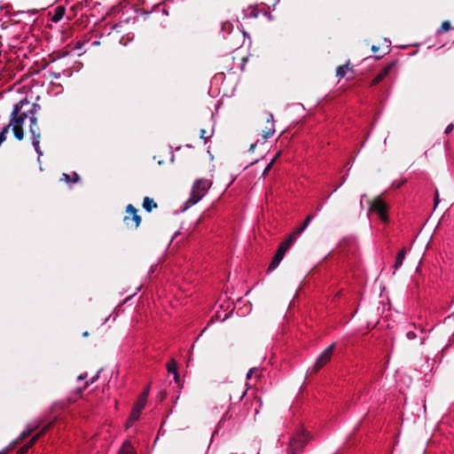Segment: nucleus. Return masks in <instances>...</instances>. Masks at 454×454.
<instances>
[{"mask_svg": "<svg viewBox=\"0 0 454 454\" xmlns=\"http://www.w3.org/2000/svg\"><path fill=\"white\" fill-rule=\"evenodd\" d=\"M40 109V106L35 103H32L27 98H23L13 106L12 112L10 115L9 124L4 128L7 130L11 128L14 137L18 140H22L24 137L22 125L25 120H28L30 122V133L32 145L36 153L41 155L40 151V130L37 127V112Z\"/></svg>", "mask_w": 454, "mask_h": 454, "instance_id": "1", "label": "nucleus"}, {"mask_svg": "<svg viewBox=\"0 0 454 454\" xmlns=\"http://www.w3.org/2000/svg\"><path fill=\"white\" fill-rule=\"evenodd\" d=\"M309 440V434L302 427L298 428L290 438L286 454H299Z\"/></svg>", "mask_w": 454, "mask_h": 454, "instance_id": "2", "label": "nucleus"}, {"mask_svg": "<svg viewBox=\"0 0 454 454\" xmlns=\"http://www.w3.org/2000/svg\"><path fill=\"white\" fill-rule=\"evenodd\" d=\"M212 186V181L207 178H200L194 182L191 197L186 201L187 207L198 203Z\"/></svg>", "mask_w": 454, "mask_h": 454, "instance_id": "3", "label": "nucleus"}, {"mask_svg": "<svg viewBox=\"0 0 454 454\" xmlns=\"http://www.w3.org/2000/svg\"><path fill=\"white\" fill-rule=\"evenodd\" d=\"M147 399V392H145L137 400L136 403L134 408L132 409V411L130 413V417L127 421V427H129L133 425L135 421H137L142 411L144 410Z\"/></svg>", "mask_w": 454, "mask_h": 454, "instance_id": "4", "label": "nucleus"}, {"mask_svg": "<svg viewBox=\"0 0 454 454\" xmlns=\"http://www.w3.org/2000/svg\"><path fill=\"white\" fill-rule=\"evenodd\" d=\"M335 344L333 343L327 347L317 357L314 366L310 369L311 372H316L325 366L332 358Z\"/></svg>", "mask_w": 454, "mask_h": 454, "instance_id": "5", "label": "nucleus"}, {"mask_svg": "<svg viewBox=\"0 0 454 454\" xmlns=\"http://www.w3.org/2000/svg\"><path fill=\"white\" fill-rule=\"evenodd\" d=\"M370 210L378 214L382 222L387 223L388 221L387 206L380 198H376L371 202Z\"/></svg>", "mask_w": 454, "mask_h": 454, "instance_id": "6", "label": "nucleus"}, {"mask_svg": "<svg viewBox=\"0 0 454 454\" xmlns=\"http://www.w3.org/2000/svg\"><path fill=\"white\" fill-rule=\"evenodd\" d=\"M265 121L264 127L261 129V136L263 141H266L275 133V124L273 120V114L270 113H265L263 115Z\"/></svg>", "mask_w": 454, "mask_h": 454, "instance_id": "7", "label": "nucleus"}, {"mask_svg": "<svg viewBox=\"0 0 454 454\" xmlns=\"http://www.w3.org/2000/svg\"><path fill=\"white\" fill-rule=\"evenodd\" d=\"M127 215L123 221L125 224L131 228H137L141 222V217L137 214L136 208L132 205H129L126 210Z\"/></svg>", "mask_w": 454, "mask_h": 454, "instance_id": "8", "label": "nucleus"}, {"mask_svg": "<svg viewBox=\"0 0 454 454\" xmlns=\"http://www.w3.org/2000/svg\"><path fill=\"white\" fill-rule=\"evenodd\" d=\"M394 67L395 62H392L384 67L382 70L372 81V85H376L380 83L383 79H385L389 74Z\"/></svg>", "mask_w": 454, "mask_h": 454, "instance_id": "9", "label": "nucleus"}, {"mask_svg": "<svg viewBox=\"0 0 454 454\" xmlns=\"http://www.w3.org/2000/svg\"><path fill=\"white\" fill-rule=\"evenodd\" d=\"M297 237L296 236H294V233L292 232L288 238L283 241L279 247H278V249L279 251H282L284 254L286 253V251L290 248V247L293 245V243L296 240Z\"/></svg>", "mask_w": 454, "mask_h": 454, "instance_id": "10", "label": "nucleus"}, {"mask_svg": "<svg viewBox=\"0 0 454 454\" xmlns=\"http://www.w3.org/2000/svg\"><path fill=\"white\" fill-rule=\"evenodd\" d=\"M297 237L296 236H294V233L292 232L288 238L283 241L279 247H278V249L279 251H282L284 254L286 253V251L290 248V247L293 245V243L296 240Z\"/></svg>", "mask_w": 454, "mask_h": 454, "instance_id": "11", "label": "nucleus"}, {"mask_svg": "<svg viewBox=\"0 0 454 454\" xmlns=\"http://www.w3.org/2000/svg\"><path fill=\"white\" fill-rule=\"evenodd\" d=\"M33 430H34V428H27V430L22 432L21 434L20 435V437L18 438V441L16 442L10 444V446H8L5 450H1L0 454H7L9 450H11L14 448V445L18 442H20L23 439H25L26 437H27L33 432Z\"/></svg>", "mask_w": 454, "mask_h": 454, "instance_id": "12", "label": "nucleus"}, {"mask_svg": "<svg viewBox=\"0 0 454 454\" xmlns=\"http://www.w3.org/2000/svg\"><path fill=\"white\" fill-rule=\"evenodd\" d=\"M286 254H284L282 251L278 250L275 256L273 257L270 266L269 270H274L280 263V262L283 260Z\"/></svg>", "mask_w": 454, "mask_h": 454, "instance_id": "13", "label": "nucleus"}, {"mask_svg": "<svg viewBox=\"0 0 454 454\" xmlns=\"http://www.w3.org/2000/svg\"><path fill=\"white\" fill-rule=\"evenodd\" d=\"M286 254H284L282 251L278 250L275 256L273 257L270 266L269 270H274L280 263V262L283 260Z\"/></svg>", "mask_w": 454, "mask_h": 454, "instance_id": "14", "label": "nucleus"}, {"mask_svg": "<svg viewBox=\"0 0 454 454\" xmlns=\"http://www.w3.org/2000/svg\"><path fill=\"white\" fill-rule=\"evenodd\" d=\"M66 13V9L64 6H57L54 10V13L51 17V20L55 23L60 21Z\"/></svg>", "mask_w": 454, "mask_h": 454, "instance_id": "15", "label": "nucleus"}, {"mask_svg": "<svg viewBox=\"0 0 454 454\" xmlns=\"http://www.w3.org/2000/svg\"><path fill=\"white\" fill-rule=\"evenodd\" d=\"M313 217H314V215H308L307 218L305 219L303 224L301 227L297 228L294 231H293L294 236H296L298 238L308 227V225L309 224V223L313 219Z\"/></svg>", "mask_w": 454, "mask_h": 454, "instance_id": "16", "label": "nucleus"}, {"mask_svg": "<svg viewBox=\"0 0 454 454\" xmlns=\"http://www.w3.org/2000/svg\"><path fill=\"white\" fill-rule=\"evenodd\" d=\"M405 248H403L396 255V258H395V262L394 264V268L395 270H397L399 269L403 262V260L405 258Z\"/></svg>", "mask_w": 454, "mask_h": 454, "instance_id": "17", "label": "nucleus"}, {"mask_svg": "<svg viewBox=\"0 0 454 454\" xmlns=\"http://www.w3.org/2000/svg\"><path fill=\"white\" fill-rule=\"evenodd\" d=\"M143 207L146 211L151 212L153 208L157 207V205L153 199L145 197L144 199Z\"/></svg>", "mask_w": 454, "mask_h": 454, "instance_id": "18", "label": "nucleus"}, {"mask_svg": "<svg viewBox=\"0 0 454 454\" xmlns=\"http://www.w3.org/2000/svg\"><path fill=\"white\" fill-rule=\"evenodd\" d=\"M119 454H135L134 448L131 443L129 442H125L122 444Z\"/></svg>", "mask_w": 454, "mask_h": 454, "instance_id": "19", "label": "nucleus"}, {"mask_svg": "<svg viewBox=\"0 0 454 454\" xmlns=\"http://www.w3.org/2000/svg\"><path fill=\"white\" fill-rule=\"evenodd\" d=\"M79 176L77 173L74 172L71 175L68 174H63V180H65L67 183L74 184L79 181Z\"/></svg>", "mask_w": 454, "mask_h": 454, "instance_id": "20", "label": "nucleus"}, {"mask_svg": "<svg viewBox=\"0 0 454 454\" xmlns=\"http://www.w3.org/2000/svg\"><path fill=\"white\" fill-rule=\"evenodd\" d=\"M38 437H39V434L34 436L28 444L23 446L22 448H20L19 450L18 453L25 454L27 451V450L35 442V441L38 439Z\"/></svg>", "mask_w": 454, "mask_h": 454, "instance_id": "21", "label": "nucleus"}, {"mask_svg": "<svg viewBox=\"0 0 454 454\" xmlns=\"http://www.w3.org/2000/svg\"><path fill=\"white\" fill-rule=\"evenodd\" d=\"M348 69V65L339 67L336 70V75L339 78L344 77Z\"/></svg>", "mask_w": 454, "mask_h": 454, "instance_id": "22", "label": "nucleus"}, {"mask_svg": "<svg viewBox=\"0 0 454 454\" xmlns=\"http://www.w3.org/2000/svg\"><path fill=\"white\" fill-rule=\"evenodd\" d=\"M167 368H168V372L170 373H174L175 374V377L176 378L177 377V372H176V364L175 361H171L167 365Z\"/></svg>", "mask_w": 454, "mask_h": 454, "instance_id": "23", "label": "nucleus"}, {"mask_svg": "<svg viewBox=\"0 0 454 454\" xmlns=\"http://www.w3.org/2000/svg\"><path fill=\"white\" fill-rule=\"evenodd\" d=\"M450 23L449 21H444L442 23L441 27L438 30V34H442L447 32L450 29Z\"/></svg>", "mask_w": 454, "mask_h": 454, "instance_id": "24", "label": "nucleus"}, {"mask_svg": "<svg viewBox=\"0 0 454 454\" xmlns=\"http://www.w3.org/2000/svg\"><path fill=\"white\" fill-rule=\"evenodd\" d=\"M406 337H407L408 340H415L417 338V334H416V333L414 331L409 330L406 333Z\"/></svg>", "mask_w": 454, "mask_h": 454, "instance_id": "25", "label": "nucleus"}, {"mask_svg": "<svg viewBox=\"0 0 454 454\" xmlns=\"http://www.w3.org/2000/svg\"><path fill=\"white\" fill-rule=\"evenodd\" d=\"M211 137V135L207 134L205 129H200V138L204 139L205 142Z\"/></svg>", "mask_w": 454, "mask_h": 454, "instance_id": "26", "label": "nucleus"}, {"mask_svg": "<svg viewBox=\"0 0 454 454\" xmlns=\"http://www.w3.org/2000/svg\"><path fill=\"white\" fill-rule=\"evenodd\" d=\"M275 162V159H272L271 161L267 165V167L265 168L263 173H262V176H265L268 172L270 171V169L271 168V167L273 166Z\"/></svg>", "mask_w": 454, "mask_h": 454, "instance_id": "27", "label": "nucleus"}, {"mask_svg": "<svg viewBox=\"0 0 454 454\" xmlns=\"http://www.w3.org/2000/svg\"><path fill=\"white\" fill-rule=\"evenodd\" d=\"M255 371H256V368H251V369L248 371L247 374V379H250V378L253 376V373H254Z\"/></svg>", "mask_w": 454, "mask_h": 454, "instance_id": "28", "label": "nucleus"}, {"mask_svg": "<svg viewBox=\"0 0 454 454\" xmlns=\"http://www.w3.org/2000/svg\"><path fill=\"white\" fill-rule=\"evenodd\" d=\"M454 128V125L453 124H450L447 126V128L445 129V133L446 134H449L450 132H451V130L453 129Z\"/></svg>", "mask_w": 454, "mask_h": 454, "instance_id": "29", "label": "nucleus"}, {"mask_svg": "<svg viewBox=\"0 0 454 454\" xmlns=\"http://www.w3.org/2000/svg\"><path fill=\"white\" fill-rule=\"evenodd\" d=\"M87 374H84V375H80L78 377V380H84L86 378Z\"/></svg>", "mask_w": 454, "mask_h": 454, "instance_id": "30", "label": "nucleus"}, {"mask_svg": "<svg viewBox=\"0 0 454 454\" xmlns=\"http://www.w3.org/2000/svg\"><path fill=\"white\" fill-rule=\"evenodd\" d=\"M279 155H280V152H278V153L275 155V157H274L273 159H275V160H276L279 157Z\"/></svg>", "mask_w": 454, "mask_h": 454, "instance_id": "31", "label": "nucleus"}, {"mask_svg": "<svg viewBox=\"0 0 454 454\" xmlns=\"http://www.w3.org/2000/svg\"><path fill=\"white\" fill-rule=\"evenodd\" d=\"M255 147V144H252L251 146H250V150L253 151Z\"/></svg>", "mask_w": 454, "mask_h": 454, "instance_id": "32", "label": "nucleus"}, {"mask_svg": "<svg viewBox=\"0 0 454 454\" xmlns=\"http://www.w3.org/2000/svg\"><path fill=\"white\" fill-rule=\"evenodd\" d=\"M372 50L375 52L377 51V48L375 46H372Z\"/></svg>", "mask_w": 454, "mask_h": 454, "instance_id": "33", "label": "nucleus"}, {"mask_svg": "<svg viewBox=\"0 0 454 454\" xmlns=\"http://www.w3.org/2000/svg\"><path fill=\"white\" fill-rule=\"evenodd\" d=\"M438 203V195L436 194V197H435V204Z\"/></svg>", "mask_w": 454, "mask_h": 454, "instance_id": "34", "label": "nucleus"}, {"mask_svg": "<svg viewBox=\"0 0 454 454\" xmlns=\"http://www.w3.org/2000/svg\"><path fill=\"white\" fill-rule=\"evenodd\" d=\"M424 341H425V340H424V338H423V339H421L420 343H421V344H424Z\"/></svg>", "mask_w": 454, "mask_h": 454, "instance_id": "35", "label": "nucleus"}, {"mask_svg": "<svg viewBox=\"0 0 454 454\" xmlns=\"http://www.w3.org/2000/svg\"><path fill=\"white\" fill-rule=\"evenodd\" d=\"M88 385H89V383H88V382H86V383H85V385H84V387H83V388H85Z\"/></svg>", "mask_w": 454, "mask_h": 454, "instance_id": "36", "label": "nucleus"}]
</instances>
